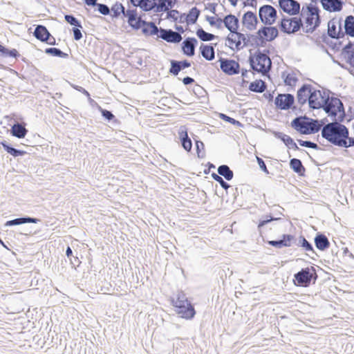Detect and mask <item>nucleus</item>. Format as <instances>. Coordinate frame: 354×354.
Segmentation results:
<instances>
[{"label": "nucleus", "mask_w": 354, "mask_h": 354, "mask_svg": "<svg viewBox=\"0 0 354 354\" xmlns=\"http://www.w3.org/2000/svg\"><path fill=\"white\" fill-rule=\"evenodd\" d=\"M353 147H354V138L350 137L348 134L346 138H344L339 147L348 149Z\"/></svg>", "instance_id": "nucleus-63"}, {"label": "nucleus", "mask_w": 354, "mask_h": 354, "mask_svg": "<svg viewBox=\"0 0 354 354\" xmlns=\"http://www.w3.org/2000/svg\"><path fill=\"white\" fill-rule=\"evenodd\" d=\"M45 53L53 56V57H57L60 58H68V55L66 53H64L62 51L60 48H56V47H48L46 48L44 50Z\"/></svg>", "instance_id": "nucleus-49"}, {"label": "nucleus", "mask_w": 354, "mask_h": 354, "mask_svg": "<svg viewBox=\"0 0 354 354\" xmlns=\"http://www.w3.org/2000/svg\"><path fill=\"white\" fill-rule=\"evenodd\" d=\"M290 168L299 176H305L306 167L303 165L300 159L292 158L290 159L289 162Z\"/></svg>", "instance_id": "nucleus-35"}, {"label": "nucleus", "mask_w": 354, "mask_h": 354, "mask_svg": "<svg viewBox=\"0 0 354 354\" xmlns=\"http://www.w3.org/2000/svg\"><path fill=\"white\" fill-rule=\"evenodd\" d=\"M65 21L73 26V28L80 27L82 25L81 21L77 19L73 14H66L64 15Z\"/></svg>", "instance_id": "nucleus-56"}, {"label": "nucleus", "mask_w": 354, "mask_h": 354, "mask_svg": "<svg viewBox=\"0 0 354 354\" xmlns=\"http://www.w3.org/2000/svg\"><path fill=\"white\" fill-rule=\"evenodd\" d=\"M65 254L69 259L72 268H76V267L79 266L81 263L79 258L77 256L73 255V250L69 245H68L66 249Z\"/></svg>", "instance_id": "nucleus-51"}, {"label": "nucleus", "mask_w": 354, "mask_h": 354, "mask_svg": "<svg viewBox=\"0 0 354 354\" xmlns=\"http://www.w3.org/2000/svg\"><path fill=\"white\" fill-rule=\"evenodd\" d=\"M201 15V10L197 7H192L189 9L187 17L188 18V25L195 24Z\"/></svg>", "instance_id": "nucleus-50"}, {"label": "nucleus", "mask_w": 354, "mask_h": 354, "mask_svg": "<svg viewBox=\"0 0 354 354\" xmlns=\"http://www.w3.org/2000/svg\"><path fill=\"white\" fill-rule=\"evenodd\" d=\"M335 111L337 113H346V111H345V108H344V104L343 102L339 99L337 98V100H335Z\"/></svg>", "instance_id": "nucleus-64"}, {"label": "nucleus", "mask_w": 354, "mask_h": 354, "mask_svg": "<svg viewBox=\"0 0 354 354\" xmlns=\"http://www.w3.org/2000/svg\"><path fill=\"white\" fill-rule=\"evenodd\" d=\"M313 240L315 248L319 251L324 252L330 247V241L324 232H317Z\"/></svg>", "instance_id": "nucleus-26"}, {"label": "nucleus", "mask_w": 354, "mask_h": 354, "mask_svg": "<svg viewBox=\"0 0 354 354\" xmlns=\"http://www.w3.org/2000/svg\"><path fill=\"white\" fill-rule=\"evenodd\" d=\"M241 24L249 30H256L259 24V19L256 12L253 11H246L242 17Z\"/></svg>", "instance_id": "nucleus-21"}, {"label": "nucleus", "mask_w": 354, "mask_h": 354, "mask_svg": "<svg viewBox=\"0 0 354 354\" xmlns=\"http://www.w3.org/2000/svg\"><path fill=\"white\" fill-rule=\"evenodd\" d=\"M157 36L171 44H178L182 40V36L170 28H163L159 27Z\"/></svg>", "instance_id": "nucleus-19"}, {"label": "nucleus", "mask_w": 354, "mask_h": 354, "mask_svg": "<svg viewBox=\"0 0 354 354\" xmlns=\"http://www.w3.org/2000/svg\"><path fill=\"white\" fill-rule=\"evenodd\" d=\"M346 36L354 37V16L352 15L346 16L344 21L343 38Z\"/></svg>", "instance_id": "nucleus-34"}, {"label": "nucleus", "mask_w": 354, "mask_h": 354, "mask_svg": "<svg viewBox=\"0 0 354 354\" xmlns=\"http://www.w3.org/2000/svg\"><path fill=\"white\" fill-rule=\"evenodd\" d=\"M96 10L104 16L111 15V10L110 8L104 3H97V6H95Z\"/></svg>", "instance_id": "nucleus-61"}, {"label": "nucleus", "mask_w": 354, "mask_h": 354, "mask_svg": "<svg viewBox=\"0 0 354 354\" xmlns=\"http://www.w3.org/2000/svg\"><path fill=\"white\" fill-rule=\"evenodd\" d=\"M278 26L283 33L288 35L295 34L301 28H304L301 17H289L284 15H282L281 19L278 21Z\"/></svg>", "instance_id": "nucleus-6"}, {"label": "nucleus", "mask_w": 354, "mask_h": 354, "mask_svg": "<svg viewBox=\"0 0 354 354\" xmlns=\"http://www.w3.org/2000/svg\"><path fill=\"white\" fill-rule=\"evenodd\" d=\"M321 41L326 44L330 50L335 53L339 51L343 44V42L340 41V39L337 40L336 41H332L329 36L326 35V33H323L316 41V43L319 45Z\"/></svg>", "instance_id": "nucleus-29"}, {"label": "nucleus", "mask_w": 354, "mask_h": 354, "mask_svg": "<svg viewBox=\"0 0 354 354\" xmlns=\"http://www.w3.org/2000/svg\"><path fill=\"white\" fill-rule=\"evenodd\" d=\"M337 97H330L329 93H327L324 97H322V102L321 103V109L326 111V109L329 108L330 110H334L335 107V100Z\"/></svg>", "instance_id": "nucleus-46"}, {"label": "nucleus", "mask_w": 354, "mask_h": 354, "mask_svg": "<svg viewBox=\"0 0 354 354\" xmlns=\"http://www.w3.org/2000/svg\"><path fill=\"white\" fill-rule=\"evenodd\" d=\"M218 174L227 181H230L234 177V172L227 165H221L217 169Z\"/></svg>", "instance_id": "nucleus-45"}, {"label": "nucleus", "mask_w": 354, "mask_h": 354, "mask_svg": "<svg viewBox=\"0 0 354 354\" xmlns=\"http://www.w3.org/2000/svg\"><path fill=\"white\" fill-rule=\"evenodd\" d=\"M317 269L315 266L302 268L293 275L292 282L297 287L308 288L316 283L318 279Z\"/></svg>", "instance_id": "nucleus-5"}, {"label": "nucleus", "mask_w": 354, "mask_h": 354, "mask_svg": "<svg viewBox=\"0 0 354 354\" xmlns=\"http://www.w3.org/2000/svg\"><path fill=\"white\" fill-rule=\"evenodd\" d=\"M259 18L266 26L274 24L277 19V11L271 5L266 4L259 8Z\"/></svg>", "instance_id": "nucleus-7"}, {"label": "nucleus", "mask_w": 354, "mask_h": 354, "mask_svg": "<svg viewBox=\"0 0 354 354\" xmlns=\"http://www.w3.org/2000/svg\"><path fill=\"white\" fill-rule=\"evenodd\" d=\"M219 118L223 120L224 122H228L231 124L237 126V127H243L242 123H241L239 120L225 114L223 113H219Z\"/></svg>", "instance_id": "nucleus-59"}, {"label": "nucleus", "mask_w": 354, "mask_h": 354, "mask_svg": "<svg viewBox=\"0 0 354 354\" xmlns=\"http://www.w3.org/2000/svg\"><path fill=\"white\" fill-rule=\"evenodd\" d=\"M349 134V129L345 125H339L335 122L325 124L322 127V137L331 145L339 147L344 138Z\"/></svg>", "instance_id": "nucleus-4"}, {"label": "nucleus", "mask_w": 354, "mask_h": 354, "mask_svg": "<svg viewBox=\"0 0 354 354\" xmlns=\"http://www.w3.org/2000/svg\"><path fill=\"white\" fill-rule=\"evenodd\" d=\"M267 84L261 79L256 80L251 82L249 84L248 89L254 93H262L267 89Z\"/></svg>", "instance_id": "nucleus-38"}, {"label": "nucleus", "mask_w": 354, "mask_h": 354, "mask_svg": "<svg viewBox=\"0 0 354 354\" xmlns=\"http://www.w3.org/2000/svg\"><path fill=\"white\" fill-rule=\"evenodd\" d=\"M178 0H162L161 6H162L163 10L161 12L169 11V9L173 8L178 3Z\"/></svg>", "instance_id": "nucleus-60"}, {"label": "nucleus", "mask_w": 354, "mask_h": 354, "mask_svg": "<svg viewBox=\"0 0 354 354\" xmlns=\"http://www.w3.org/2000/svg\"><path fill=\"white\" fill-rule=\"evenodd\" d=\"M205 20L209 22V25L212 27H215L217 29H221L223 28V20L218 17H212L206 15Z\"/></svg>", "instance_id": "nucleus-53"}, {"label": "nucleus", "mask_w": 354, "mask_h": 354, "mask_svg": "<svg viewBox=\"0 0 354 354\" xmlns=\"http://www.w3.org/2000/svg\"><path fill=\"white\" fill-rule=\"evenodd\" d=\"M249 52L248 62L253 74L259 73L263 77H269L272 66V60L269 57V50H261L258 48L254 53H252V50H250Z\"/></svg>", "instance_id": "nucleus-1"}, {"label": "nucleus", "mask_w": 354, "mask_h": 354, "mask_svg": "<svg viewBox=\"0 0 354 354\" xmlns=\"http://www.w3.org/2000/svg\"><path fill=\"white\" fill-rule=\"evenodd\" d=\"M10 58H12L16 60L21 58V60L26 63L28 67H29L30 64H32L28 59L22 57L16 48H10L0 41V63L4 65L2 62Z\"/></svg>", "instance_id": "nucleus-9"}, {"label": "nucleus", "mask_w": 354, "mask_h": 354, "mask_svg": "<svg viewBox=\"0 0 354 354\" xmlns=\"http://www.w3.org/2000/svg\"><path fill=\"white\" fill-rule=\"evenodd\" d=\"M341 20V17H335L328 21L327 33L326 35L329 36L330 39L339 40L343 38V31H337V24Z\"/></svg>", "instance_id": "nucleus-20"}, {"label": "nucleus", "mask_w": 354, "mask_h": 354, "mask_svg": "<svg viewBox=\"0 0 354 354\" xmlns=\"http://www.w3.org/2000/svg\"><path fill=\"white\" fill-rule=\"evenodd\" d=\"M198 44V41L196 38L194 37H186L180 44L182 53L188 57H194Z\"/></svg>", "instance_id": "nucleus-17"}, {"label": "nucleus", "mask_w": 354, "mask_h": 354, "mask_svg": "<svg viewBox=\"0 0 354 354\" xmlns=\"http://www.w3.org/2000/svg\"><path fill=\"white\" fill-rule=\"evenodd\" d=\"M151 24H148L146 26H143L140 29L142 33L145 37H150L157 35L159 30V27H158L156 24L153 21H148Z\"/></svg>", "instance_id": "nucleus-43"}, {"label": "nucleus", "mask_w": 354, "mask_h": 354, "mask_svg": "<svg viewBox=\"0 0 354 354\" xmlns=\"http://www.w3.org/2000/svg\"><path fill=\"white\" fill-rule=\"evenodd\" d=\"M192 137L195 142L197 157L200 159L204 158L205 157V149L203 142L199 139L198 136L193 133H192Z\"/></svg>", "instance_id": "nucleus-42"}, {"label": "nucleus", "mask_w": 354, "mask_h": 354, "mask_svg": "<svg viewBox=\"0 0 354 354\" xmlns=\"http://www.w3.org/2000/svg\"><path fill=\"white\" fill-rule=\"evenodd\" d=\"M296 245L301 248L306 252H311L312 254H315L318 257L316 251L315 250L313 244L308 241L304 235L301 234L298 239H297Z\"/></svg>", "instance_id": "nucleus-37"}, {"label": "nucleus", "mask_w": 354, "mask_h": 354, "mask_svg": "<svg viewBox=\"0 0 354 354\" xmlns=\"http://www.w3.org/2000/svg\"><path fill=\"white\" fill-rule=\"evenodd\" d=\"M297 242L295 235L291 234H283L279 239L276 240L267 241L266 243L277 249L290 247L293 243Z\"/></svg>", "instance_id": "nucleus-16"}, {"label": "nucleus", "mask_w": 354, "mask_h": 354, "mask_svg": "<svg viewBox=\"0 0 354 354\" xmlns=\"http://www.w3.org/2000/svg\"><path fill=\"white\" fill-rule=\"evenodd\" d=\"M33 36L40 41H47L49 37H51V34L47 29V28L41 24L36 25L35 30L33 32Z\"/></svg>", "instance_id": "nucleus-33"}, {"label": "nucleus", "mask_w": 354, "mask_h": 354, "mask_svg": "<svg viewBox=\"0 0 354 354\" xmlns=\"http://www.w3.org/2000/svg\"><path fill=\"white\" fill-rule=\"evenodd\" d=\"M217 44L209 43L207 44L202 43L199 47L200 55L207 61H212L215 58V47Z\"/></svg>", "instance_id": "nucleus-27"}, {"label": "nucleus", "mask_w": 354, "mask_h": 354, "mask_svg": "<svg viewBox=\"0 0 354 354\" xmlns=\"http://www.w3.org/2000/svg\"><path fill=\"white\" fill-rule=\"evenodd\" d=\"M295 102L294 95L291 93H278L274 102L277 109L287 111L295 109Z\"/></svg>", "instance_id": "nucleus-12"}, {"label": "nucleus", "mask_w": 354, "mask_h": 354, "mask_svg": "<svg viewBox=\"0 0 354 354\" xmlns=\"http://www.w3.org/2000/svg\"><path fill=\"white\" fill-rule=\"evenodd\" d=\"M0 145L7 153L14 158L21 157L28 153V152L24 150L14 147L12 145L4 140L0 141Z\"/></svg>", "instance_id": "nucleus-30"}, {"label": "nucleus", "mask_w": 354, "mask_h": 354, "mask_svg": "<svg viewBox=\"0 0 354 354\" xmlns=\"http://www.w3.org/2000/svg\"><path fill=\"white\" fill-rule=\"evenodd\" d=\"M249 37V46L259 48L260 47H264V44L262 41L261 37L259 35L255 34H248Z\"/></svg>", "instance_id": "nucleus-48"}, {"label": "nucleus", "mask_w": 354, "mask_h": 354, "mask_svg": "<svg viewBox=\"0 0 354 354\" xmlns=\"http://www.w3.org/2000/svg\"><path fill=\"white\" fill-rule=\"evenodd\" d=\"M272 134L277 139L280 140L283 143L287 146L289 141L291 140V137L288 135L285 134L283 132L278 131H273Z\"/></svg>", "instance_id": "nucleus-57"}, {"label": "nucleus", "mask_w": 354, "mask_h": 354, "mask_svg": "<svg viewBox=\"0 0 354 354\" xmlns=\"http://www.w3.org/2000/svg\"><path fill=\"white\" fill-rule=\"evenodd\" d=\"M321 10L317 5L312 3L303 5L300 17L305 19L306 28H303V32L305 33H313L320 26L322 17L320 16Z\"/></svg>", "instance_id": "nucleus-3"}, {"label": "nucleus", "mask_w": 354, "mask_h": 354, "mask_svg": "<svg viewBox=\"0 0 354 354\" xmlns=\"http://www.w3.org/2000/svg\"><path fill=\"white\" fill-rule=\"evenodd\" d=\"M288 149H293L295 151H304L306 152L308 156H309V158L310 160V161L316 166H319L320 164L317 161L315 160L306 150L304 149H300L297 143L295 142L294 139L293 138H291V140L289 141L288 145L286 146Z\"/></svg>", "instance_id": "nucleus-52"}, {"label": "nucleus", "mask_w": 354, "mask_h": 354, "mask_svg": "<svg viewBox=\"0 0 354 354\" xmlns=\"http://www.w3.org/2000/svg\"><path fill=\"white\" fill-rule=\"evenodd\" d=\"M218 62L221 71L225 75L232 76L240 73V64L237 61L221 57Z\"/></svg>", "instance_id": "nucleus-10"}, {"label": "nucleus", "mask_w": 354, "mask_h": 354, "mask_svg": "<svg viewBox=\"0 0 354 354\" xmlns=\"http://www.w3.org/2000/svg\"><path fill=\"white\" fill-rule=\"evenodd\" d=\"M234 35L237 37V39L241 43L243 42V46H249V37L248 34L239 32V30H237Z\"/></svg>", "instance_id": "nucleus-62"}, {"label": "nucleus", "mask_w": 354, "mask_h": 354, "mask_svg": "<svg viewBox=\"0 0 354 354\" xmlns=\"http://www.w3.org/2000/svg\"><path fill=\"white\" fill-rule=\"evenodd\" d=\"M310 88V84L304 83L297 92V102L300 106H304L308 100V93Z\"/></svg>", "instance_id": "nucleus-31"}, {"label": "nucleus", "mask_w": 354, "mask_h": 354, "mask_svg": "<svg viewBox=\"0 0 354 354\" xmlns=\"http://www.w3.org/2000/svg\"><path fill=\"white\" fill-rule=\"evenodd\" d=\"M280 220H281V217L274 216L272 214L263 215L259 220L257 228L259 231H261V228L266 225L271 223L272 221H277Z\"/></svg>", "instance_id": "nucleus-44"}, {"label": "nucleus", "mask_w": 354, "mask_h": 354, "mask_svg": "<svg viewBox=\"0 0 354 354\" xmlns=\"http://www.w3.org/2000/svg\"><path fill=\"white\" fill-rule=\"evenodd\" d=\"M281 77L283 80L285 85L289 86H295L298 81L296 74L293 72L288 73L284 71L282 73Z\"/></svg>", "instance_id": "nucleus-47"}, {"label": "nucleus", "mask_w": 354, "mask_h": 354, "mask_svg": "<svg viewBox=\"0 0 354 354\" xmlns=\"http://www.w3.org/2000/svg\"><path fill=\"white\" fill-rule=\"evenodd\" d=\"M170 67L169 68L168 73L174 77L178 76L179 73L181 71L180 66L178 64V60L176 59H169Z\"/></svg>", "instance_id": "nucleus-54"}, {"label": "nucleus", "mask_w": 354, "mask_h": 354, "mask_svg": "<svg viewBox=\"0 0 354 354\" xmlns=\"http://www.w3.org/2000/svg\"><path fill=\"white\" fill-rule=\"evenodd\" d=\"M169 301L180 318L185 320H192L195 317L196 310L194 304L192 303V299L187 297L183 290H178L176 295L171 297Z\"/></svg>", "instance_id": "nucleus-2"}, {"label": "nucleus", "mask_w": 354, "mask_h": 354, "mask_svg": "<svg viewBox=\"0 0 354 354\" xmlns=\"http://www.w3.org/2000/svg\"><path fill=\"white\" fill-rule=\"evenodd\" d=\"M8 125L10 126V134L19 139L24 138L28 133L26 129V122L23 120L15 121L12 124L8 123Z\"/></svg>", "instance_id": "nucleus-18"}, {"label": "nucleus", "mask_w": 354, "mask_h": 354, "mask_svg": "<svg viewBox=\"0 0 354 354\" xmlns=\"http://www.w3.org/2000/svg\"><path fill=\"white\" fill-rule=\"evenodd\" d=\"M323 9L329 12H338L342 10L345 1L343 0H319Z\"/></svg>", "instance_id": "nucleus-22"}, {"label": "nucleus", "mask_w": 354, "mask_h": 354, "mask_svg": "<svg viewBox=\"0 0 354 354\" xmlns=\"http://www.w3.org/2000/svg\"><path fill=\"white\" fill-rule=\"evenodd\" d=\"M304 120H305L306 127L307 128L306 135L316 133L319 131H322V127H320L318 119H313L304 115Z\"/></svg>", "instance_id": "nucleus-32"}, {"label": "nucleus", "mask_w": 354, "mask_h": 354, "mask_svg": "<svg viewBox=\"0 0 354 354\" xmlns=\"http://www.w3.org/2000/svg\"><path fill=\"white\" fill-rule=\"evenodd\" d=\"M278 6L284 13L295 16L300 12L301 4L297 0H278Z\"/></svg>", "instance_id": "nucleus-14"}, {"label": "nucleus", "mask_w": 354, "mask_h": 354, "mask_svg": "<svg viewBox=\"0 0 354 354\" xmlns=\"http://www.w3.org/2000/svg\"><path fill=\"white\" fill-rule=\"evenodd\" d=\"M196 34L202 41H211L215 39L219 38L217 35L206 32L201 26H198Z\"/></svg>", "instance_id": "nucleus-41"}, {"label": "nucleus", "mask_w": 354, "mask_h": 354, "mask_svg": "<svg viewBox=\"0 0 354 354\" xmlns=\"http://www.w3.org/2000/svg\"><path fill=\"white\" fill-rule=\"evenodd\" d=\"M102 117L108 122H111L113 125H118L120 123V121L115 117L111 111L107 110L102 107H99L98 110Z\"/></svg>", "instance_id": "nucleus-40"}, {"label": "nucleus", "mask_w": 354, "mask_h": 354, "mask_svg": "<svg viewBox=\"0 0 354 354\" xmlns=\"http://www.w3.org/2000/svg\"><path fill=\"white\" fill-rule=\"evenodd\" d=\"M137 8H129L126 10L125 17L127 19V21L129 26L134 30H140L143 26L151 24L147 21L142 19L145 16L144 14L138 15Z\"/></svg>", "instance_id": "nucleus-8"}, {"label": "nucleus", "mask_w": 354, "mask_h": 354, "mask_svg": "<svg viewBox=\"0 0 354 354\" xmlns=\"http://www.w3.org/2000/svg\"><path fill=\"white\" fill-rule=\"evenodd\" d=\"M304 115L297 116L290 123V126L300 134L306 135L307 128L306 127Z\"/></svg>", "instance_id": "nucleus-36"}, {"label": "nucleus", "mask_w": 354, "mask_h": 354, "mask_svg": "<svg viewBox=\"0 0 354 354\" xmlns=\"http://www.w3.org/2000/svg\"><path fill=\"white\" fill-rule=\"evenodd\" d=\"M178 139L181 147L187 153L192 152V140L188 136L187 129L185 126H181L178 131Z\"/></svg>", "instance_id": "nucleus-24"}, {"label": "nucleus", "mask_w": 354, "mask_h": 354, "mask_svg": "<svg viewBox=\"0 0 354 354\" xmlns=\"http://www.w3.org/2000/svg\"><path fill=\"white\" fill-rule=\"evenodd\" d=\"M41 219L35 217H31L27 215H24L22 216L15 218L12 220L7 221L3 226L4 227H12L16 225H21L26 223H38L41 222Z\"/></svg>", "instance_id": "nucleus-25"}, {"label": "nucleus", "mask_w": 354, "mask_h": 354, "mask_svg": "<svg viewBox=\"0 0 354 354\" xmlns=\"http://www.w3.org/2000/svg\"><path fill=\"white\" fill-rule=\"evenodd\" d=\"M111 15L113 19H118L121 14L125 17L126 10L123 4L119 1H116L110 8Z\"/></svg>", "instance_id": "nucleus-39"}, {"label": "nucleus", "mask_w": 354, "mask_h": 354, "mask_svg": "<svg viewBox=\"0 0 354 354\" xmlns=\"http://www.w3.org/2000/svg\"><path fill=\"white\" fill-rule=\"evenodd\" d=\"M341 56L346 62L354 68V42L348 41L341 50Z\"/></svg>", "instance_id": "nucleus-28"}, {"label": "nucleus", "mask_w": 354, "mask_h": 354, "mask_svg": "<svg viewBox=\"0 0 354 354\" xmlns=\"http://www.w3.org/2000/svg\"><path fill=\"white\" fill-rule=\"evenodd\" d=\"M211 176L213 180L219 183L220 186L225 190H227L231 186L221 176L218 174H216L215 172H212Z\"/></svg>", "instance_id": "nucleus-55"}, {"label": "nucleus", "mask_w": 354, "mask_h": 354, "mask_svg": "<svg viewBox=\"0 0 354 354\" xmlns=\"http://www.w3.org/2000/svg\"><path fill=\"white\" fill-rule=\"evenodd\" d=\"M162 0H138L132 5L134 8H139L141 11L149 12L153 11L155 13L161 12L162 6H161Z\"/></svg>", "instance_id": "nucleus-11"}, {"label": "nucleus", "mask_w": 354, "mask_h": 354, "mask_svg": "<svg viewBox=\"0 0 354 354\" xmlns=\"http://www.w3.org/2000/svg\"><path fill=\"white\" fill-rule=\"evenodd\" d=\"M257 35H261L264 46L268 41L271 42L279 37V31L276 26H262L257 32Z\"/></svg>", "instance_id": "nucleus-15"}, {"label": "nucleus", "mask_w": 354, "mask_h": 354, "mask_svg": "<svg viewBox=\"0 0 354 354\" xmlns=\"http://www.w3.org/2000/svg\"><path fill=\"white\" fill-rule=\"evenodd\" d=\"M297 141L298 142L299 145L301 147L313 149L315 150L322 149L317 143L311 140H303L301 139H297Z\"/></svg>", "instance_id": "nucleus-58"}, {"label": "nucleus", "mask_w": 354, "mask_h": 354, "mask_svg": "<svg viewBox=\"0 0 354 354\" xmlns=\"http://www.w3.org/2000/svg\"><path fill=\"white\" fill-rule=\"evenodd\" d=\"M222 20L224 26L232 35H234L239 30L240 27L239 19L234 15L231 13L226 15Z\"/></svg>", "instance_id": "nucleus-23"}, {"label": "nucleus", "mask_w": 354, "mask_h": 354, "mask_svg": "<svg viewBox=\"0 0 354 354\" xmlns=\"http://www.w3.org/2000/svg\"><path fill=\"white\" fill-rule=\"evenodd\" d=\"M326 94V92H322L310 84L308 100L309 108L310 109H320L321 103L322 102V97H324Z\"/></svg>", "instance_id": "nucleus-13"}]
</instances>
